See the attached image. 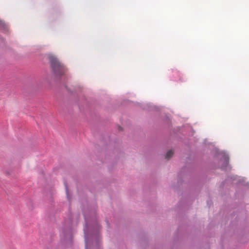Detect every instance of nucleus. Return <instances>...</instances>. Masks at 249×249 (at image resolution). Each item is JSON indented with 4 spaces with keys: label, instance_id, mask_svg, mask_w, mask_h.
Here are the masks:
<instances>
[{
    "label": "nucleus",
    "instance_id": "nucleus-1",
    "mask_svg": "<svg viewBox=\"0 0 249 249\" xmlns=\"http://www.w3.org/2000/svg\"><path fill=\"white\" fill-rule=\"evenodd\" d=\"M49 58L52 69L54 73L57 75H61L64 73L66 69L63 65L59 61L57 58L52 55H50Z\"/></svg>",
    "mask_w": 249,
    "mask_h": 249
},
{
    "label": "nucleus",
    "instance_id": "nucleus-2",
    "mask_svg": "<svg viewBox=\"0 0 249 249\" xmlns=\"http://www.w3.org/2000/svg\"><path fill=\"white\" fill-rule=\"evenodd\" d=\"M174 154V152L172 150H169L166 153V155L165 156V158L167 160H169L170 158H171L173 155Z\"/></svg>",
    "mask_w": 249,
    "mask_h": 249
},
{
    "label": "nucleus",
    "instance_id": "nucleus-3",
    "mask_svg": "<svg viewBox=\"0 0 249 249\" xmlns=\"http://www.w3.org/2000/svg\"><path fill=\"white\" fill-rule=\"evenodd\" d=\"M5 24L2 21H1L0 20V28H3V29L5 28Z\"/></svg>",
    "mask_w": 249,
    "mask_h": 249
}]
</instances>
